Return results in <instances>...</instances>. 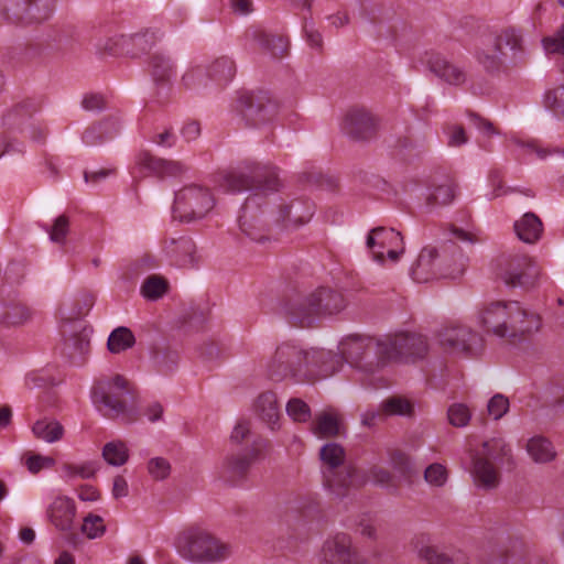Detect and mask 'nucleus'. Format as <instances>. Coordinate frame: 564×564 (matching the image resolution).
I'll return each mask as SVG.
<instances>
[{"label": "nucleus", "instance_id": "1", "mask_svg": "<svg viewBox=\"0 0 564 564\" xmlns=\"http://www.w3.org/2000/svg\"><path fill=\"white\" fill-rule=\"evenodd\" d=\"M217 184L228 193H252L241 208L239 228L253 241L261 242L267 239L269 225L260 217L259 207L264 196L281 187L276 167L247 160L219 174Z\"/></svg>", "mask_w": 564, "mask_h": 564}, {"label": "nucleus", "instance_id": "2", "mask_svg": "<svg viewBox=\"0 0 564 564\" xmlns=\"http://www.w3.org/2000/svg\"><path fill=\"white\" fill-rule=\"evenodd\" d=\"M480 326L488 333L519 341L541 328L538 314L524 308L518 301H495L484 306L478 313Z\"/></svg>", "mask_w": 564, "mask_h": 564}, {"label": "nucleus", "instance_id": "3", "mask_svg": "<svg viewBox=\"0 0 564 564\" xmlns=\"http://www.w3.org/2000/svg\"><path fill=\"white\" fill-rule=\"evenodd\" d=\"M465 270V257L456 243L444 246L442 250L425 247L411 268L413 280L426 283L441 278H456Z\"/></svg>", "mask_w": 564, "mask_h": 564}, {"label": "nucleus", "instance_id": "4", "mask_svg": "<svg viewBox=\"0 0 564 564\" xmlns=\"http://www.w3.org/2000/svg\"><path fill=\"white\" fill-rule=\"evenodd\" d=\"M91 397L96 404L105 408L106 416L122 417L127 423L138 420L135 397L124 377L116 375L111 379L98 380L93 387Z\"/></svg>", "mask_w": 564, "mask_h": 564}, {"label": "nucleus", "instance_id": "5", "mask_svg": "<svg viewBox=\"0 0 564 564\" xmlns=\"http://www.w3.org/2000/svg\"><path fill=\"white\" fill-rule=\"evenodd\" d=\"M177 550L182 557L200 564L224 562L232 554L229 543L200 529L185 532L177 541Z\"/></svg>", "mask_w": 564, "mask_h": 564}, {"label": "nucleus", "instance_id": "6", "mask_svg": "<svg viewBox=\"0 0 564 564\" xmlns=\"http://www.w3.org/2000/svg\"><path fill=\"white\" fill-rule=\"evenodd\" d=\"M345 307L346 301L341 293L321 288L305 297L290 301L285 311L291 321L304 326L310 325L316 316L337 314Z\"/></svg>", "mask_w": 564, "mask_h": 564}, {"label": "nucleus", "instance_id": "7", "mask_svg": "<svg viewBox=\"0 0 564 564\" xmlns=\"http://www.w3.org/2000/svg\"><path fill=\"white\" fill-rule=\"evenodd\" d=\"M345 457L344 447L337 443H327L319 451L325 484L337 496H344L348 488L366 482L356 467L344 465Z\"/></svg>", "mask_w": 564, "mask_h": 564}, {"label": "nucleus", "instance_id": "8", "mask_svg": "<svg viewBox=\"0 0 564 564\" xmlns=\"http://www.w3.org/2000/svg\"><path fill=\"white\" fill-rule=\"evenodd\" d=\"M215 207V198L208 187L191 184L175 193L173 217L183 223L203 219Z\"/></svg>", "mask_w": 564, "mask_h": 564}, {"label": "nucleus", "instance_id": "9", "mask_svg": "<svg viewBox=\"0 0 564 564\" xmlns=\"http://www.w3.org/2000/svg\"><path fill=\"white\" fill-rule=\"evenodd\" d=\"M379 350L383 355V366L390 361L414 362L429 351L426 337L420 334L400 333L382 339Z\"/></svg>", "mask_w": 564, "mask_h": 564}, {"label": "nucleus", "instance_id": "10", "mask_svg": "<svg viewBox=\"0 0 564 564\" xmlns=\"http://www.w3.org/2000/svg\"><path fill=\"white\" fill-rule=\"evenodd\" d=\"M510 453L502 438H491L482 444V451L474 457L473 475L478 487L494 489L499 484V473L494 462Z\"/></svg>", "mask_w": 564, "mask_h": 564}, {"label": "nucleus", "instance_id": "11", "mask_svg": "<svg viewBox=\"0 0 564 564\" xmlns=\"http://www.w3.org/2000/svg\"><path fill=\"white\" fill-rule=\"evenodd\" d=\"M55 0H0L3 17L14 24H32L47 20Z\"/></svg>", "mask_w": 564, "mask_h": 564}, {"label": "nucleus", "instance_id": "12", "mask_svg": "<svg viewBox=\"0 0 564 564\" xmlns=\"http://www.w3.org/2000/svg\"><path fill=\"white\" fill-rule=\"evenodd\" d=\"M268 446L264 438H254L246 451L228 455L221 466V478L232 485L245 480L251 466L264 457Z\"/></svg>", "mask_w": 564, "mask_h": 564}, {"label": "nucleus", "instance_id": "13", "mask_svg": "<svg viewBox=\"0 0 564 564\" xmlns=\"http://www.w3.org/2000/svg\"><path fill=\"white\" fill-rule=\"evenodd\" d=\"M310 351L284 343L279 346L268 365V373L272 380L281 381L289 377L297 376L305 367H308Z\"/></svg>", "mask_w": 564, "mask_h": 564}, {"label": "nucleus", "instance_id": "14", "mask_svg": "<svg viewBox=\"0 0 564 564\" xmlns=\"http://www.w3.org/2000/svg\"><path fill=\"white\" fill-rule=\"evenodd\" d=\"M381 340L371 338L350 337L341 344V355L356 368L373 373L383 366V355L379 350Z\"/></svg>", "mask_w": 564, "mask_h": 564}, {"label": "nucleus", "instance_id": "15", "mask_svg": "<svg viewBox=\"0 0 564 564\" xmlns=\"http://www.w3.org/2000/svg\"><path fill=\"white\" fill-rule=\"evenodd\" d=\"M318 564H367L350 534L337 532L327 536L318 553Z\"/></svg>", "mask_w": 564, "mask_h": 564}, {"label": "nucleus", "instance_id": "16", "mask_svg": "<svg viewBox=\"0 0 564 564\" xmlns=\"http://www.w3.org/2000/svg\"><path fill=\"white\" fill-rule=\"evenodd\" d=\"M437 339L446 352L465 357L477 355L482 346L480 335L463 325L442 328L437 334Z\"/></svg>", "mask_w": 564, "mask_h": 564}, {"label": "nucleus", "instance_id": "17", "mask_svg": "<svg viewBox=\"0 0 564 564\" xmlns=\"http://www.w3.org/2000/svg\"><path fill=\"white\" fill-rule=\"evenodd\" d=\"M500 278L510 288L530 289L540 276V269L528 256H511L501 264Z\"/></svg>", "mask_w": 564, "mask_h": 564}, {"label": "nucleus", "instance_id": "18", "mask_svg": "<svg viewBox=\"0 0 564 564\" xmlns=\"http://www.w3.org/2000/svg\"><path fill=\"white\" fill-rule=\"evenodd\" d=\"M245 118L253 126L271 121L278 113V104L268 91L245 93L239 98Z\"/></svg>", "mask_w": 564, "mask_h": 564}, {"label": "nucleus", "instance_id": "19", "mask_svg": "<svg viewBox=\"0 0 564 564\" xmlns=\"http://www.w3.org/2000/svg\"><path fill=\"white\" fill-rule=\"evenodd\" d=\"M48 521L61 532H65L66 542L73 547L80 543L79 535L73 532L76 505L73 499L59 496L56 497L46 510Z\"/></svg>", "mask_w": 564, "mask_h": 564}, {"label": "nucleus", "instance_id": "20", "mask_svg": "<svg viewBox=\"0 0 564 564\" xmlns=\"http://www.w3.org/2000/svg\"><path fill=\"white\" fill-rule=\"evenodd\" d=\"M378 120L365 108H351L343 118L340 129L344 134L356 141L370 140L376 135Z\"/></svg>", "mask_w": 564, "mask_h": 564}, {"label": "nucleus", "instance_id": "21", "mask_svg": "<svg viewBox=\"0 0 564 564\" xmlns=\"http://www.w3.org/2000/svg\"><path fill=\"white\" fill-rule=\"evenodd\" d=\"M315 205L307 198H295L279 206V212L274 217L275 223H281L284 227H297L310 221L314 215Z\"/></svg>", "mask_w": 564, "mask_h": 564}, {"label": "nucleus", "instance_id": "22", "mask_svg": "<svg viewBox=\"0 0 564 564\" xmlns=\"http://www.w3.org/2000/svg\"><path fill=\"white\" fill-rule=\"evenodd\" d=\"M429 69L448 85L462 86L467 82L465 68L445 56L434 54L427 59Z\"/></svg>", "mask_w": 564, "mask_h": 564}, {"label": "nucleus", "instance_id": "23", "mask_svg": "<svg viewBox=\"0 0 564 564\" xmlns=\"http://www.w3.org/2000/svg\"><path fill=\"white\" fill-rule=\"evenodd\" d=\"M163 250L172 263L177 267H192L196 262V246L188 236L166 239Z\"/></svg>", "mask_w": 564, "mask_h": 564}, {"label": "nucleus", "instance_id": "24", "mask_svg": "<svg viewBox=\"0 0 564 564\" xmlns=\"http://www.w3.org/2000/svg\"><path fill=\"white\" fill-rule=\"evenodd\" d=\"M137 164L158 177L180 176L188 171V166L180 161L156 158L148 151H142L138 154Z\"/></svg>", "mask_w": 564, "mask_h": 564}, {"label": "nucleus", "instance_id": "25", "mask_svg": "<svg viewBox=\"0 0 564 564\" xmlns=\"http://www.w3.org/2000/svg\"><path fill=\"white\" fill-rule=\"evenodd\" d=\"M366 245L370 250L378 247V250L373 251V258L382 263L384 250L403 245V237L393 228L376 227L369 231Z\"/></svg>", "mask_w": 564, "mask_h": 564}, {"label": "nucleus", "instance_id": "26", "mask_svg": "<svg viewBox=\"0 0 564 564\" xmlns=\"http://www.w3.org/2000/svg\"><path fill=\"white\" fill-rule=\"evenodd\" d=\"M90 348L89 334L85 327L65 338L62 354L74 365H82Z\"/></svg>", "mask_w": 564, "mask_h": 564}, {"label": "nucleus", "instance_id": "27", "mask_svg": "<svg viewBox=\"0 0 564 564\" xmlns=\"http://www.w3.org/2000/svg\"><path fill=\"white\" fill-rule=\"evenodd\" d=\"M424 540V536L416 540L415 550L419 558L425 561L427 564H468L464 553L457 552L448 556L440 552L437 547L426 544Z\"/></svg>", "mask_w": 564, "mask_h": 564}, {"label": "nucleus", "instance_id": "28", "mask_svg": "<svg viewBox=\"0 0 564 564\" xmlns=\"http://www.w3.org/2000/svg\"><path fill=\"white\" fill-rule=\"evenodd\" d=\"M118 132V120L108 117L89 126L83 133V141L85 144L94 147L112 139Z\"/></svg>", "mask_w": 564, "mask_h": 564}, {"label": "nucleus", "instance_id": "29", "mask_svg": "<svg viewBox=\"0 0 564 564\" xmlns=\"http://www.w3.org/2000/svg\"><path fill=\"white\" fill-rule=\"evenodd\" d=\"M517 237L529 245L538 242L543 234V223L534 213H525L513 225Z\"/></svg>", "mask_w": 564, "mask_h": 564}, {"label": "nucleus", "instance_id": "30", "mask_svg": "<svg viewBox=\"0 0 564 564\" xmlns=\"http://www.w3.org/2000/svg\"><path fill=\"white\" fill-rule=\"evenodd\" d=\"M310 366L317 368L322 377H329L343 366V356L324 349H312L308 359Z\"/></svg>", "mask_w": 564, "mask_h": 564}, {"label": "nucleus", "instance_id": "31", "mask_svg": "<svg viewBox=\"0 0 564 564\" xmlns=\"http://www.w3.org/2000/svg\"><path fill=\"white\" fill-rule=\"evenodd\" d=\"M32 318L31 310L23 303L10 302L0 306V324L6 327H17Z\"/></svg>", "mask_w": 564, "mask_h": 564}, {"label": "nucleus", "instance_id": "32", "mask_svg": "<svg viewBox=\"0 0 564 564\" xmlns=\"http://www.w3.org/2000/svg\"><path fill=\"white\" fill-rule=\"evenodd\" d=\"M312 431L318 437H335L341 433V424L337 413L324 411L317 414L312 423Z\"/></svg>", "mask_w": 564, "mask_h": 564}, {"label": "nucleus", "instance_id": "33", "mask_svg": "<svg viewBox=\"0 0 564 564\" xmlns=\"http://www.w3.org/2000/svg\"><path fill=\"white\" fill-rule=\"evenodd\" d=\"M256 410L260 417L273 430L280 417V406L275 393L271 391L261 393L257 399Z\"/></svg>", "mask_w": 564, "mask_h": 564}, {"label": "nucleus", "instance_id": "34", "mask_svg": "<svg viewBox=\"0 0 564 564\" xmlns=\"http://www.w3.org/2000/svg\"><path fill=\"white\" fill-rule=\"evenodd\" d=\"M527 452L534 463L547 464L555 459L556 451L547 438L534 436L527 443Z\"/></svg>", "mask_w": 564, "mask_h": 564}, {"label": "nucleus", "instance_id": "35", "mask_svg": "<svg viewBox=\"0 0 564 564\" xmlns=\"http://www.w3.org/2000/svg\"><path fill=\"white\" fill-rule=\"evenodd\" d=\"M156 40V33L152 30L127 35V55L138 57L148 53L154 46Z\"/></svg>", "mask_w": 564, "mask_h": 564}, {"label": "nucleus", "instance_id": "36", "mask_svg": "<svg viewBox=\"0 0 564 564\" xmlns=\"http://www.w3.org/2000/svg\"><path fill=\"white\" fill-rule=\"evenodd\" d=\"M150 72L158 85H166L175 74V65L169 56L154 54L150 58Z\"/></svg>", "mask_w": 564, "mask_h": 564}, {"label": "nucleus", "instance_id": "37", "mask_svg": "<svg viewBox=\"0 0 564 564\" xmlns=\"http://www.w3.org/2000/svg\"><path fill=\"white\" fill-rule=\"evenodd\" d=\"M32 432L36 438L46 443H55L63 438L64 427L56 421L51 419L37 420L32 427Z\"/></svg>", "mask_w": 564, "mask_h": 564}, {"label": "nucleus", "instance_id": "38", "mask_svg": "<svg viewBox=\"0 0 564 564\" xmlns=\"http://www.w3.org/2000/svg\"><path fill=\"white\" fill-rule=\"evenodd\" d=\"M235 73V62L228 56L216 58L206 69L207 78L217 82L219 85L231 80Z\"/></svg>", "mask_w": 564, "mask_h": 564}, {"label": "nucleus", "instance_id": "39", "mask_svg": "<svg viewBox=\"0 0 564 564\" xmlns=\"http://www.w3.org/2000/svg\"><path fill=\"white\" fill-rule=\"evenodd\" d=\"M256 40L259 45L274 58H282L288 54L289 41L282 35H273L264 31H259L256 33Z\"/></svg>", "mask_w": 564, "mask_h": 564}, {"label": "nucleus", "instance_id": "40", "mask_svg": "<svg viewBox=\"0 0 564 564\" xmlns=\"http://www.w3.org/2000/svg\"><path fill=\"white\" fill-rule=\"evenodd\" d=\"M389 462L393 470L404 480L411 481V479L416 475V468L412 458L401 449L390 451Z\"/></svg>", "mask_w": 564, "mask_h": 564}, {"label": "nucleus", "instance_id": "41", "mask_svg": "<svg viewBox=\"0 0 564 564\" xmlns=\"http://www.w3.org/2000/svg\"><path fill=\"white\" fill-rule=\"evenodd\" d=\"M100 466L97 460H86L79 464L65 463L62 465V471L66 479L75 478L91 479L96 476Z\"/></svg>", "mask_w": 564, "mask_h": 564}, {"label": "nucleus", "instance_id": "42", "mask_svg": "<svg viewBox=\"0 0 564 564\" xmlns=\"http://www.w3.org/2000/svg\"><path fill=\"white\" fill-rule=\"evenodd\" d=\"M502 50L500 47H496V42L484 44L482 47H479L476 51V58L478 63L487 70L495 72L498 70L502 64L501 59Z\"/></svg>", "mask_w": 564, "mask_h": 564}, {"label": "nucleus", "instance_id": "43", "mask_svg": "<svg viewBox=\"0 0 564 564\" xmlns=\"http://www.w3.org/2000/svg\"><path fill=\"white\" fill-rule=\"evenodd\" d=\"M151 360L158 371L169 373L178 364V354L169 347H155L151 354Z\"/></svg>", "mask_w": 564, "mask_h": 564}, {"label": "nucleus", "instance_id": "44", "mask_svg": "<svg viewBox=\"0 0 564 564\" xmlns=\"http://www.w3.org/2000/svg\"><path fill=\"white\" fill-rule=\"evenodd\" d=\"M496 47L502 50V45L508 46L513 54H522L524 52V40L522 32L514 26H507L495 37Z\"/></svg>", "mask_w": 564, "mask_h": 564}, {"label": "nucleus", "instance_id": "45", "mask_svg": "<svg viewBox=\"0 0 564 564\" xmlns=\"http://www.w3.org/2000/svg\"><path fill=\"white\" fill-rule=\"evenodd\" d=\"M208 78L206 69L202 66H191L180 80V87L185 90L198 91L207 86Z\"/></svg>", "mask_w": 564, "mask_h": 564}, {"label": "nucleus", "instance_id": "46", "mask_svg": "<svg viewBox=\"0 0 564 564\" xmlns=\"http://www.w3.org/2000/svg\"><path fill=\"white\" fill-rule=\"evenodd\" d=\"M134 343V335L129 328L118 327L110 334L107 346L112 354H119L131 348Z\"/></svg>", "mask_w": 564, "mask_h": 564}, {"label": "nucleus", "instance_id": "47", "mask_svg": "<svg viewBox=\"0 0 564 564\" xmlns=\"http://www.w3.org/2000/svg\"><path fill=\"white\" fill-rule=\"evenodd\" d=\"M104 459L111 466H122L129 459V451L124 442L112 441L102 448Z\"/></svg>", "mask_w": 564, "mask_h": 564}, {"label": "nucleus", "instance_id": "48", "mask_svg": "<svg viewBox=\"0 0 564 564\" xmlns=\"http://www.w3.org/2000/svg\"><path fill=\"white\" fill-rule=\"evenodd\" d=\"M96 48L102 55L127 54V35L115 34L109 37H99Z\"/></svg>", "mask_w": 564, "mask_h": 564}, {"label": "nucleus", "instance_id": "49", "mask_svg": "<svg viewBox=\"0 0 564 564\" xmlns=\"http://www.w3.org/2000/svg\"><path fill=\"white\" fill-rule=\"evenodd\" d=\"M381 410L387 416H411L413 414V404L404 397L393 395L381 402Z\"/></svg>", "mask_w": 564, "mask_h": 564}, {"label": "nucleus", "instance_id": "50", "mask_svg": "<svg viewBox=\"0 0 564 564\" xmlns=\"http://www.w3.org/2000/svg\"><path fill=\"white\" fill-rule=\"evenodd\" d=\"M528 552L522 543H514L505 552L492 556L488 564H527Z\"/></svg>", "mask_w": 564, "mask_h": 564}, {"label": "nucleus", "instance_id": "51", "mask_svg": "<svg viewBox=\"0 0 564 564\" xmlns=\"http://www.w3.org/2000/svg\"><path fill=\"white\" fill-rule=\"evenodd\" d=\"M167 291V282L159 275L149 276L142 284L141 292L145 299L156 300Z\"/></svg>", "mask_w": 564, "mask_h": 564}, {"label": "nucleus", "instance_id": "52", "mask_svg": "<svg viewBox=\"0 0 564 564\" xmlns=\"http://www.w3.org/2000/svg\"><path fill=\"white\" fill-rule=\"evenodd\" d=\"M80 530L88 539L93 540L105 534L106 525L104 524V519L100 516L89 513L84 518Z\"/></svg>", "mask_w": 564, "mask_h": 564}, {"label": "nucleus", "instance_id": "53", "mask_svg": "<svg viewBox=\"0 0 564 564\" xmlns=\"http://www.w3.org/2000/svg\"><path fill=\"white\" fill-rule=\"evenodd\" d=\"M51 241L64 245L69 232V218L66 215H59L51 227H45Z\"/></svg>", "mask_w": 564, "mask_h": 564}, {"label": "nucleus", "instance_id": "54", "mask_svg": "<svg viewBox=\"0 0 564 564\" xmlns=\"http://www.w3.org/2000/svg\"><path fill=\"white\" fill-rule=\"evenodd\" d=\"M543 104L554 113L564 116V85L547 90L544 94Z\"/></svg>", "mask_w": 564, "mask_h": 564}, {"label": "nucleus", "instance_id": "55", "mask_svg": "<svg viewBox=\"0 0 564 564\" xmlns=\"http://www.w3.org/2000/svg\"><path fill=\"white\" fill-rule=\"evenodd\" d=\"M447 416L453 426L464 427L469 423L471 412L466 404L454 403L448 408Z\"/></svg>", "mask_w": 564, "mask_h": 564}, {"label": "nucleus", "instance_id": "56", "mask_svg": "<svg viewBox=\"0 0 564 564\" xmlns=\"http://www.w3.org/2000/svg\"><path fill=\"white\" fill-rule=\"evenodd\" d=\"M455 197V189L453 184L446 183L436 186L433 192L427 196L429 205H447L453 202Z\"/></svg>", "mask_w": 564, "mask_h": 564}, {"label": "nucleus", "instance_id": "57", "mask_svg": "<svg viewBox=\"0 0 564 564\" xmlns=\"http://www.w3.org/2000/svg\"><path fill=\"white\" fill-rule=\"evenodd\" d=\"M286 412L294 421L306 422L311 417L310 406L301 399H291Z\"/></svg>", "mask_w": 564, "mask_h": 564}, {"label": "nucleus", "instance_id": "58", "mask_svg": "<svg viewBox=\"0 0 564 564\" xmlns=\"http://www.w3.org/2000/svg\"><path fill=\"white\" fill-rule=\"evenodd\" d=\"M509 410V399L501 393L495 394L487 404L488 414L494 420L501 419Z\"/></svg>", "mask_w": 564, "mask_h": 564}, {"label": "nucleus", "instance_id": "59", "mask_svg": "<svg viewBox=\"0 0 564 564\" xmlns=\"http://www.w3.org/2000/svg\"><path fill=\"white\" fill-rule=\"evenodd\" d=\"M148 471L153 479L163 480L171 473V464L163 457H154L148 463Z\"/></svg>", "mask_w": 564, "mask_h": 564}, {"label": "nucleus", "instance_id": "60", "mask_svg": "<svg viewBox=\"0 0 564 564\" xmlns=\"http://www.w3.org/2000/svg\"><path fill=\"white\" fill-rule=\"evenodd\" d=\"M424 479L432 486L442 487L447 480V470L441 464H431L424 471Z\"/></svg>", "mask_w": 564, "mask_h": 564}, {"label": "nucleus", "instance_id": "61", "mask_svg": "<svg viewBox=\"0 0 564 564\" xmlns=\"http://www.w3.org/2000/svg\"><path fill=\"white\" fill-rule=\"evenodd\" d=\"M254 438H261L260 436H256L252 434L249 422L241 421L237 423L234 427V431L230 435V441L234 444H242L246 442L247 444H252Z\"/></svg>", "mask_w": 564, "mask_h": 564}, {"label": "nucleus", "instance_id": "62", "mask_svg": "<svg viewBox=\"0 0 564 564\" xmlns=\"http://www.w3.org/2000/svg\"><path fill=\"white\" fill-rule=\"evenodd\" d=\"M303 32L307 44L321 53L323 51V36L321 32L315 29L312 21H305Z\"/></svg>", "mask_w": 564, "mask_h": 564}, {"label": "nucleus", "instance_id": "63", "mask_svg": "<svg viewBox=\"0 0 564 564\" xmlns=\"http://www.w3.org/2000/svg\"><path fill=\"white\" fill-rule=\"evenodd\" d=\"M288 525L293 530V536L296 539L306 538L308 534L307 523L297 513H291L286 518Z\"/></svg>", "mask_w": 564, "mask_h": 564}, {"label": "nucleus", "instance_id": "64", "mask_svg": "<svg viewBox=\"0 0 564 564\" xmlns=\"http://www.w3.org/2000/svg\"><path fill=\"white\" fill-rule=\"evenodd\" d=\"M82 106L89 111L102 110L107 100L101 94H88L83 98Z\"/></svg>", "mask_w": 564, "mask_h": 564}]
</instances>
